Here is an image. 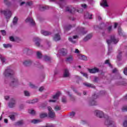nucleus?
Wrapping results in <instances>:
<instances>
[{
    "mask_svg": "<svg viewBox=\"0 0 127 127\" xmlns=\"http://www.w3.org/2000/svg\"><path fill=\"white\" fill-rule=\"evenodd\" d=\"M113 42L114 44H116L119 42V39H116L115 36H111V40H107V43L108 44V52L107 53L108 55H110L112 52H113V48L110 44Z\"/></svg>",
    "mask_w": 127,
    "mask_h": 127,
    "instance_id": "obj_1",
    "label": "nucleus"
},
{
    "mask_svg": "<svg viewBox=\"0 0 127 127\" xmlns=\"http://www.w3.org/2000/svg\"><path fill=\"white\" fill-rule=\"evenodd\" d=\"M3 74L5 77H11V76L14 75V71H13L10 67H8L5 70Z\"/></svg>",
    "mask_w": 127,
    "mask_h": 127,
    "instance_id": "obj_2",
    "label": "nucleus"
},
{
    "mask_svg": "<svg viewBox=\"0 0 127 127\" xmlns=\"http://www.w3.org/2000/svg\"><path fill=\"white\" fill-rule=\"evenodd\" d=\"M105 125L108 127H116V123L111 118H108L106 120Z\"/></svg>",
    "mask_w": 127,
    "mask_h": 127,
    "instance_id": "obj_3",
    "label": "nucleus"
},
{
    "mask_svg": "<svg viewBox=\"0 0 127 127\" xmlns=\"http://www.w3.org/2000/svg\"><path fill=\"white\" fill-rule=\"evenodd\" d=\"M0 12V13L4 14L5 18L7 19L10 18V16H11V12L8 9L1 10Z\"/></svg>",
    "mask_w": 127,
    "mask_h": 127,
    "instance_id": "obj_4",
    "label": "nucleus"
},
{
    "mask_svg": "<svg viewBox=\"0 0 127 127\" xmlns=\"http://www.w3.org/2000/svg\"><path fill=\"white\" fill-rule=\"evenodd\" d=\"M97 98H98V97L96 94L92 96V99H90L88 102L89 106H96V105H97V102L94 99H97Z\"/></svg>",
    "mask_w": 127,
    "mask_h": 127,
    "instance_id": "obj_5",
    "label": "nucleus"
},
{
    "mask_svg": "<svg viewBox=\"0 0 127 127\" xmlns=\"http://www.w3.org/2000/svg\"><path fill=\"white\" fill-rule=\"evenodd\" d=\"M66 11H68L70 13H74L75 11H77L78 12H80V11L76 10L75 8H73L71 6H66L65 8Z\"/></svg>",
    "mask_w": 127,
    "mask_h": 127,
    "instance_id": "obj_6",
    "label": "nucleus"
},
{
    "mask_svg": "<svg viewBox=\"0 0 127 127\" xmlns=\"http://www.w3.org/2000/svg\"><path fill=\"white\" fill-rule=\"evenodd\" d=\"M48 110L49 111V118H53L55 117V113L52 111V108L49 106L48 107Z\"/></svg>",
    "mask_w": 127,
    "mask_h": 127,
    "instance_id": "obj_7",
    "label": "nucleus"
},
{
    "mask_svg": "<svg viewBox=\"0 0 127 127\" xmlns=\"http://www.w3.org/2000/svg\"><path fill=\"white\" fill-rule=\"evenodd\" d=\"M17 85H18V80H17L16 77H13L11 80L10 85L14 87V86H16Z\"/></svg>",
    "mask_w": 127,
    "mask_h": 127,
    "instance_id": "obj_8",
    "label": "nucleus"
},
{
    "mask_svg": "<svg viewBox=\"0 0 127 127\" xmlns=\"http://www.w3.org/2000/svg\"><path fill=\"white\" fill-rule=\"evenodd\" d=\"M77 38H78V36H73V37H70L68 38V40L70 41V42H71V43H77Z\"/></svg>",
    "mask_w": 127,
    "mask_h": 127,
    "instance_id": "obj_9",
    "label": "nucleus"
},
{
    "mask_svg": "<svg viewBox=\"0 0 127 127\" xmlns=\"http://www.w3.org/2000/svg\"><path fill=\"white\" fill-rule=\"evenodd\" d=\"M26 22H29L31 25H34L35 22L33 21V18L32 17H28L26 20Z\"/></svg>",
    "mask_w": 127,
    "mask_h": 127,
    "instance_id": "obj_10",
    "label": "nucleus"
},
{
    "mask_svg": "<svg viewBox=\"0 0 127 127\" xmlns=\"http://www.w3.org/2000/svg\"><path fill=\"white\" fill-rule=\"evenodd\" d=\"M73 60L74 59H73V56L70 55L66 57L65 59V62H66V63H69V64H71Z\"/></svg>",
    "mask_w": 127,
    "mask_h": 127,
    "instance_id": "obj_11",
    "label": "nucleus"
},
{
    "mask_svg": "<svg viewBox=\"0 0 127 127\" xmlns=\"http://www.w3.org/2000/svg\"><path fill=\"white\" fill-rule=\"evenodd\" d=\"M95 114L98 118H103L104 117V113L101 111L96 110L95 112Z\"/></svg>",
    "mask_w": 127,
    "mask_h": 127,
    "instance_id": "obj_12",
    "label": "nucleus"
},
{
    "mask_svg": "<svg viewBox=\"0 0 127 127\" xmlns=\"http://www.w3.org/2000/svg\"><path fill=\"white\" fill-rule=\"evenodd\" d=\"M41 40L38 37H35L33 39V41L35 42L37 46H40V41Z\"/></svg>",
    "mask_w": 127,
    "mask_h": 127,
    "instance_id": "obj_13",
    "label": "nucleus"
},
{
    "mask_svg": "<svg viewBox=\"0 0 127 127\" xmlns=\"http://www.w3.org/2000/svg\"><path fill=\"white\" fill-rule=\"evenodd\" d=\"M8 106L9 108H13V107L15 106V100H14L13 98H12L9 103Z\"/></svg>",
    "mask_w": 127,
    "mask_h": 127,
    "instance_id": "obj_14",
    "label": "nucleus"
},
{
    "mask_svg": "<svg viewBox=\"0 0 127 127\" xmlns=\"http://www.w3.org/2000/svg\"><path fill=\"white\" fill-rule=\"evenodd\" d=\"M32 64V61L30 60H25L23 62V64L24 66H29V65H31Z\"/></svg>",
    "mask_w": 127,
    "mask_h": 127,
    "instance_id": "obj_15",
    "label": "nucleus"
},
{
    "mask_svg": "<svg viewBox=\"0 0 127 127\" xmlns=\"http://www.w3.org/2000/svg\"><path fill=\"white\" fill-rule=\"evenodd\" d=\"M88 71L89 73L95 74V73H98V72H99V68L95 67L92 69H88Z\"/></svg>",
    "mask_w": 127,
    "mask_h": 127,
    "instance_id": "obj_16",
    "label": "nucleus"
},
{
    "mask_svg": "<svg viewBox=\"0 0 127 127\" xmlns=\"http://www.w3.org/2000/svg\"><path fill=\"white\" fill-rule=\"evenodd\" d=\"M70 76V73L69 72V70L65 68L64 69V78H67Z\"/></svg>",
    "mask_w": 127,
    "mask_h": 127,
    "instance_id": "obj_17",
    "label": "nucleus"
},
{
    "mask_svg": "<svg viewBox=\"0 0 127 127\" xmlns=\"http://www.w3.org/2000/svg\"><path fill=\"white\" fill-rule=\"evenodd\" d=\"M58 4H59L60 7L63 8L64 7V5H65V0H59V1L58 2Z\"/></svg>",
    "mask_w": 127,
    "mask_h": 127,
    "instance_id": "obj_18",
    "label": "nucleus"
},
{
    "mask_svg": "<svg viewBox=\"0 0 127 127\" xmlns=\"http://www.w3.org/2000/svg\"><path fill=\"white\" fill-rule=\"evenodd\" d=\"M41 33L43 34V35H45V36H48V35H51V32L45 31L44 30H41Z\"/></svg>",
    "mask_w": 127,
    "mask_h": 127,
    "instance_id": "obj_19",
    "label": "nucleus"
},
{
    "mask_svg": "<svg viewBox=\"0 0 127 127\" xmlns=\"http://www.w3.org/2000/svg\"><path fill=\"white\" fill-rule=\"evenodd\" d=\"M122 56H123V52L121 51H118V55L117 56V60L118 61H121L122 59Z\"/></svg>",
    "mask_w": 127,
    "mask_h": 127,
    "instance_id": "obj_20",
    "label": "nucleus"
},
{
    "mask_svg": "<svg viewBox=\"0 0 127 127\" xmlns=\"http://www.w3.org/2000/svg\"><path fill=\"white\" fill-rule=\"evenodd\" d=\"M78 29H79V30L81 31V34L84 35V34H86L87 32H88V31L86 30V29L83 28V27H78Z\"/></svg>",
    "mask_w": 127,
    "mask_h": 127,
    "instance_id": "obj_21",
    "label": "nucleus"
},
{
    "mask_svg": "<svg viewBox=\"0 0 127 127\" xmlns=\"http://www.w3.org/2000/svg\"><path fill=\"white\" fill-rule=\"evenodd\" d=\"M100 5L103 7H107L109 6L106 0H102V2L100 3Z\"/></svg>",
    "mask_w": 127,
    "mask_h": 127,
    "instance_id": "obj_22",
    "label": "nucleus"
},
{
    "mask_svg": "<svg viewBox=\"0 0 127 127\" xmlns=\"http://www.w3.org/2000/svg\"><path fill=\"white\" fill-rule=\"evenodd\" d=\"M78 59H80V60H84L85 61H87V57L85 56H83L82 55H78Z\"/></svg>",
    "mask_w": 127,
    "mask_h": 127,
    "instance_id": "obj_23",
    "label": "nucleus"
},
{
    "mask_svg": "<svg viewBox=\"0 0 127 127\" xmlns=\"http://www.w3.org/2000/svg\"><path fill=\"white\" fill-rule=\"evenodd\" d=\"M9 39L10 41L14 42V41H18V40H19V38L17 37H13V36H10L9 37Z\"/></svg>",
    "mask_w": 127,
    "mask_h": 127,
    "instance_id": "obj_24",
    "label": "nucleus"
},
{
    "mask_svg": "<svg viewBox=\"0 0 127 127\" xmlns=\"http://www.w3.org/2000/svg\"><path fill=\"white\" fill-rule=\"evenodd\" d=\"M41 122H42V121L39 119H34L31 121V123H32V124H39V123H41Z\"/></svg>",
    "mask_w": 127,
    "mask_h": 127,
    "instance_id": "obj_25",
    "label": "nucleus"
},
{
    "mask_svg": "<svg viewBox=\"0 0 127 127\" xmlns=\"http://www.w3.org/2000/svg\"><path fill=\"white\" fill-rule=\"evenodd\" d=\"M60 53L62 55H66V54H67V50L65 49H62L60 50Z\"/></svg>",
    "mask_w": 127,
    "mask_h": 127,
    "instance_id": "obj_26",
    "label": "nucleus"
},
{
    "mask_svg": "<svg viewBox=\"0 0 127 127\" xmlns=\"http://www.w3.org/2000/svg\"><path fill=\"white\" fill-rule=\"evenodd\" d=\"M54 40L55 41H59V40H60V35L59 34H56L54 37Z\"/></svg>",
    "mask_w": 127,
    "mask_h": 127,
    "instance_id": "obj_27",
    "label": "nucleus"
},
{
    "mask_svg": "<svg viewBox=\"0 0 127 127\" xmlns=\"http://www.w3.org/2000/svg\"><path fill=\"white\" fill-rule=\"evenodd\" d=\"M83 85H84V86H86V87H88L89 88H95V86L91 83H83Z\"/></svg>",
    "mask_w": 127,
    "mask_h": 127,
    "instance_id": "obj_28",
    "label": "nucleus"
},
{
    "mask_svg": "<svg viewBox=\"0 0 127 127\" xmlns=\"http://www.w3.org/2000/svg\"><path fill=\"white\" fill-rule=\"evenodd\" d=\"M83 85H84V86H86V87H88L89 88H95V86L91 83H83Z\"/></svg>",
    "mask_w": 127,
    "mask_h": 127,
    "instance_id": "obj_29",
    "label": "nucleus"
},
{
    "mask_svg": "<svg viewBox=\"0 0 127 127\" xmlns=\"http://www.w3.org/2000/svg\"><path fill=\"white\" fill-rule=\"evenodd\" d=\"M61 94V93H60V92H57L56 94V95L53 96V99H54L55 100H57L58 98H59V96H60Z\"/></svg>",
    "mask_w": 127,
    "mask_h": 127,
    "instance_id": "obj_30",
    "label": "nucleus"
},
{
    "mask_svg": "<svg viewBox=\"0 0 127 127\" xmlns=\"http://www.w3.org/2000/svg\"><path fill=\"white\" fill-rule=\"evenodd\" d=\"M9 118L11 121H14L15 120V113H13L9 116Z\"/></svg>",
    "mask_w": 127,
    "mask_h": 127,
    "instance_id": "obj_31",
    "label": "nucleus"
},
{
    "mask_svg": "<svg viewBox=\"0 0 127 127\" xmlns=\"http://www.w3.org/2000/svg\"><path fill=\"white\" fill-rule=\"evenodd\" d=\"M0 59L2 64H4V63H5V58L3 56L0 55Z\"/></svg>",
    "mask_w": 127,
    "mask_h": 127,
    "instance_id": "obj_32",
    "label": "nucleus"
},
{
    "mask_svg": "<svg viewBox=\"0 0 127 127\" xmlns=\"http://www.w3.org/2000/svg\"><path fill=\"white\" fill-rule=\"evenodd\" d=\"M92 34H89L87 36H86L84 39V41H88V40H89V39H91V38H92Z\"/></svg>",
    "mask_w": 127,
    "mask_h": 127,
    "instance_id": "obj_33",
    "label": "nucleus"
},
{
    "mask_svg": "<svg viewBox=\"0 0 127 127\" xmlns=\"http://www.w3.org/2000/svg\"><path fill=\"white\" fill-rule=\"evenodd\" d=\"M18 19H17V17H14V18L13 19V25H16V24L17 23V21H18Z\"/></svg>",
    "mask_w": 127,
    "mask_h": 127,
    "instance_id": "obj_34",
    "label": "nucleus"
},
{
    "mask_svg": "<svg viewBox=\"0 0 127 127\" xmlns=\"http://www.w3.org/2000/svg\"><path fill=\"white\" fill-rule=\"evenodd\" d=\"M113 30V26H110L108 27L107 29L105 30V31H107L108 33H110Z\"/></svg>",
    "mask_w": 127,
    "mask_h": 127,
    "instance_id": "obj_35",
    "label": "nucleus"
},
{
    "mask_svg": "<svg viewBox=\"0 0 127 127\" xmlns=\"http://www.w3.org/2000/svg\"><path fill=\"white\" fill-rule=\"evenodd\" d=\"M43 59L45 60V61H50V60H51V58L47 56H44L43 57Z\"/></svg>",
    "mask_w": 127,
    "mask_h": 127,
    "instance_id": "obj_36",
    "label": "nucleus"
},
{
    "mask_svg": "<svg viewBox=\"0 0 127 127\" xmlns=\"http://www.w3.org/2000/svg\"><path fill=\"white\" fill-rule=\"evenodd\" d=\"M71 27H72V26L71 25H68L67 26H66L64 28L65 31H66L67 30H70L71 29Z\"/></svg>",
    "mask_w": 127,
    "mask_h": 127,
    "instance_id": "obj_37",
    "label": "nucleus"
},
{
    "mask_svg": "<svg viewBox=\"0 0 127 127\" xmlns=\"http://www.w3.org/2000/svg\"><path fill=\"white\" fill-rule=\"evenodd\" d=\"M93 15L91 14L89 15V13H87L86 14L84 15V16L85 17V18H89V19H91L92 18V16Z\"/></svg>",
    "mask_w": 127,
    "mask_h": 127,
    "instance_id": "obj_38",
    "label": "nucleus"
},
{
    "mask_svg": "<svg viewBox=\"0 0 127 127\" xmlns=\"http://www.w3.org/2000/svg\"><path fill=\"white\" fill-rule=\"evenodd\" d=\"M47 116H48L47 113H43L40 115V117L41 119H43L44 118H46Z\"/></svg>",
    "mask_w": 127,
    "mask_h": 127,
    "instance_id": "obj_39",
    "label": "nucleus"
},
{
    "mask_svg": "<svg viewBox=\"0 0 127 127\" xmlns=\"http://www.w3.org/2000/svg\"><path fill=\"white\" fill-rule=\"evenodd\" d=\"M24 124V122L22 120L18 121L16 123V125L17 126H22V124Z\"/></svg>",
    "mask_w": 127,
    "mask_h": 127,
    "instance_id": "obj_40",
    "label": "nucleus"
},
{
    "mask_svg": "<svg viewBox=\"0 0 127 127\" xmlns=\"http://www.w3.org/2000/svg\"><path fill=\"white\" fill-rule=\"evenodd\" d=\"M3 46L4 48H9V47H11L12 46L10 44H3Z\"/></svg>",
    "mask_w": 127,
    "mask_h": 127,
    "instance_id": "obj_41",
    "label": "nucleus"
},
{
    "mask_svg": "<svg viewBox=\"0 0 127 127\" xmlns=\"http://www.w3.org/2000/svg\"><path fill=\"white\" fill-rule=\"evenodd\" d=\"M62 103H64V104H65L67 102V99L66 98V97L64 96L62 99Z\"/></svg>",
    "mask_w": 127,
    "mask_h": 127,
    "instance_id": "obj_42",
    "label": "nucleus"
},
{
    "mask_svg": "<svg viewBox=\"0 0 127 127\" xmlns=\"http://www.w3.org/2000/svg\"><path fill=\"white\" fill-rule=\"evenodd\" d=\"M24 94L25 96H26V97H29V96H30V93H29V92L26 90L24 91Z\"/></svg>",
    "mask_w": 127,
    "mask_h": 127,
    "instance_id": "obj_43",
    "label": "nucleus"
},
{
    "mask_svg": "<svg viewBox=\"0 0 127 127\" xmlns=\"http://www.w3.org/2000/svg\"><path fill=\"white\" fill-rule=\"evenodd\" d=\"M37 56L38 58L40 59V58H41L42 57V54H41V53L40 52H37Z\"/></svg>",
    "mask_w": 127,
    "mask_h": 127,
    "instance_id": "obj_44",
    "label": "nucleus"
},
{
    "mask_svg": "<svg viewBox=\"0 0 127 127\" xmlns=\"http://www.w3.org/2000/svg\"><path fill=\"white\" fill-rule=\"evenodd\" d=\"M60 110H61V107H60V106L57 105L55 107V110L56 111V112H57L58 111H60Z\"/></svg>",
    "mask_w": 127,
    "mask_h": 127,
    "instance_id": "obj_45",
    "label": "nucleus"
},
{
    "mask_svg": "<svg viewBox=\"0 0 127 127\" xmlns=\"http://www.w3.org/2000/svg\"><path fill=\"white\" fill-rule=\"evenodd\" d=\"M28 112L30 114V115H32L33 116L35 115V111L33 110H29Z\"/></svg>",
    "mask_w": 127,
    "mask_h": 127,
    "instance_id": "obj_46",
    "label": "nucleus"
},
{
    "mask_svg": "<svg viewBox=\"0 0 127 127\" xmlns=\"http://www.w3.org/2000/svg\"><path fill=\"white\" fill-rule=\"evenodd\" d=\"M49 8V6H42V9L40 8L41 10H45V9H48Z\"/></svg>",
    "mask_w": 127,
    "mask_h": 127,
    "instance_id": "obj_47",
    "label": "nucleus"
},
{
    "mask_svg": "<svg viewBox=\"0 0 127 127\" xmlns=\"http://www.w3.org/2000/svg\"><path fill=\"white\" fill-rule=\"evenodd\" d=\"M80 73L83 75V76L84 77H85V78H87V79H88V74L85 73V72H80Z\"/></svg>",
    "mask_w": 127,
    "mask_h": 127,
    "instance_id": "obj_48",
    "label": "nucleus"
},
{
    "mask_svg": "<svg viewBox=\"0 0 127 127\" xmlns=\"http://www.w3.org/2000/svg\"><path fill=\"white\" fill-rule=\"evenodd\" d=\"M105 64H108L109 67H112V65L110 63V61L109 60H107L106 61H105Z\"/></svg>",
    "mask_w": 127,
    "mask_h": 127,
    "instance_id": "obj_49",
    "label": "nucleus"
},
{
    "mask_svg": "<svg viewBox=\"0 0 127 127\" xmlns=\"http://www.w3.org/2000/svg\"><path fill=\"white\" fill-rule=\"evenodd\" d=\"M127 81H121V82L119 84V85H123L124 86H126L127 85Z\"/></svg>",
    "mask_w": 127,
    "mask_h": 127,
    "instance_id": "obj_50",
    "label": "nucleus"
},
{
    "mask_svg": "<svg viewBox=\"0 0 127 127\" xmlns=\"http://www.w3.org/2000/svg\"><path fill=\"white\" fill-rule=\"evenodd\" d=\"M28 5L29 6H31L32 5V1H28L26 3V6Z\"/></svg>",
    "mask_w": 127,
    "mask_h": 127,
    "instance_id": "obj_51",
    "label": "nucleus"
},
{
    "mask_svg": "<svg viewBox=\"0 0 127 127\" xmlns=\"http://www.w3.org/2000/svg\"><path fill=\"white\" fill-rule=\"evenodd\" d=\"M4 3L6 4V5H9V4H10V2L8 1V0H4Z\"/></svg>",
    "mask_w": 127,
    "mask_h": 127,
    "instance_id": "obj_52",
    "label": "nucleus"
},
{
    "mask_svg": "<svg viewBox=\"0 0 127 127\" xmlns=\"http://www.w3.org/2000/svg\"><path fill=\"white\" fill-rule=\"evenodd\" d=\"M29 87H30V88H32L33 89V88H35V85H34V84H33V83L30 82L29 83Z\"/></svg>",
    "mask_w": 127,
    "mask_h": 127,
    "instance_id": "obj_53",
    "label": "nucleus"
},
{
    "mask_svg": "<svg viewBox=\"0 0 127 127\" xmlns=\"http://www.w3.org/2000/svg\"><path fill=\"white\" fill-rule=\"evenodd\" d=\"M122 112H127V106H124L122 108Z\"/></svg>",
    "mask_w": 127,
    "mask_h": 127,
    "instance_id": "obj_54",
    "label": "nucleus"
},
{
    "mask_svg": "<svg viewBox=\"0 0 127 127\" xmlns=\"http://www.w3.org/2000/svg\"><path fill=\"white\" fill-rule=\"evenodd\" d=\"M118 33L120 35H122V34H123L122 33V28L121 27L118 28Z\"/></svg>",
    "mask_w": 127,
    "mask_h": 127,
    "instance_id": "obj_55",
    "label": "nucleus"
},
{
    "mask_svg": "<svg viewBox=\"0 0 127 127\" xmlns=\"http://www.w3.org/2000/svg\"><path fill=\"white\" fill-rule=\"evenodd\" d=\"M31 51L27 48H25L23 50V52H27V53H28V52H31Z\"/></svg>",
    "mask_w": 127,
    "mask_h": 127,
    "instance_id": "obj_56",
    "label": "nucleus"
},
{
    "mask_svg": "<svg viewBox=\"0 0 127 127\" xmlns=\"http://www.w3.org/2000/svg\"><path fill=\"white\" fill-rule=\"evenodd\" d=\"M123 127H127V120H125L123 123Z\"/></svg>",
    "mask_w": 127,
    "mask_h": 127,
    "instance_id": "obj_57",
    "label": "nucleus"
},
{
    "mask_svg": "<svg viewBox=\"0 0 127 127\" xmlns=\"http://www.w3.org/2000/svg\"><path fill=\"white\" fill-rule=\"evenodd\" d=\"M32 102L33 104H35V103H37V102H38V99H33L32 100Z\"/></svg>",
    "mask_w": 127,
    "mask_h": 127,
    "instance_id": "obj_58",
    "label": "nucleus"
},
{
    "mask_svg": "<svg viewBox=\"0 0 127 127\" xmlns=\"http://www.w3.org/2000/svg\"><path fill=\"white\" fill-rule=\"evenodd\" d=\"M124 73L125 75H127V67H125L124 70Z\"/></svg>",
    "mask_w": 127,
    "mask_h": 127,
    "instance_id": "obj_59",
    "label": "nucleus"
},
{
    "mask_svg": "<svg viewBox=\"0 0 127 127\" xmlns=\"http://www.w3.org/2000/svg\"><path fill=\"white\" fill-rule=\"evenodd\" d=\"M1 32L2 35H3V36L6 35V32H5V30H1Z\"/></svg>",
    "mask_w": 127,
    "mask_h": 127,
    "instance_id": "obj_60",
    "label": "nucleus"
},
{
    "mask_svg": "<svg viewBox=\"0 0 127 127\" xmlns=\"http://www.w3.org/2000/svg\"><path fill=\"white\" fill-rule=\"evenodd\" d=\"M70 118H73L75 116V112H71L70 114Z\"/></svg>",
    "mask_w": 127,
    "mask_h": 127,
    "instance_id": "obj_61",
    "label": "nucleus"
},
{
    "mask_svg": "<svg viewBox=\"0 0 127 127\" xmlns=\"http://www.w3.org/2000/svg\"><path fill=\"white\" fill-rule=\"evenodd\" d=\"M43 90H44V87H43V86L41 87L39 89V92H42V91H43Z\"/></svg>",
    "mask_w": 127,
    "mask_h": 127,
    "instance_id": "obj_62",
    "label": "nucleus"
},
{
    "mask_svg": "<svg viewBox=\"0 0 127 127\" xmlns=\"http://www.w3.org/2000/svg\"><path fill=\"white\" fill-rule=\"evenodd\" d=\"M73 91L75 92V93H77V95H78V96H81V93L78 92L76 90L74 89Z\"/></svg>",
    "mask_w": 127,
    "mask_h": 127,
    "instance_id": "obj_63",
    "label": "nucleus"
},
{
    "mask_svg": "<svg viewBox=\"0 0 127 127\" xmlns=\"http://www.w3.org/2000/svg\"><path fill=\"white\" fill-rule=\"evenodd\" d=\"M81 6L83 7V8H86L87 7V4H82Z\"/></svg>",
    "mask_w": 127,
    "mask_h": 127,
    "instance_id": "obj_64",
    "label": "nucleus"
}]
</instances>
